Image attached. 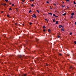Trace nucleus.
<instances>
[{
	"label": "nucleus",
	"instance_id": "obj_32",
	"mask_svg": "<svg viewBox=\"0 0 76 76\" xmlns=\"http://www.w3.org/2000/svg\"><path fill=\"white\" fill-rule=\"evenodd\" d=\"M29 25H32V23H29Z\"/></svg>",
	"mask_w": 76,
	"mask_h": 76
},
{
	"label": "nucleus",
	"instance_id": "obj_61",
	"mask_svg": "<svg viewBox=\"0 0 76 76\" xmlns=\"http://www.w3.org/2000/svg\"><path fill=\"white\" fill-rule=\"evenodd\" d=\"M63 3H64V2H63Z\"/></svg>",
	"mask_w": 76,
	"mask_h": 76
},
{
	"label": "nucleus",
	"instance_id": "obj_15",
	"mask_svg": "<svg viewBox=\"0 0 76 76\" xmlns=\"http://www.w3.org/2000/svg\"><path fill=\"white\" fill-rule=\"evenodd\" d=\"M74 4H76V2H75V1H74Z\"/></svg>",
	"mask_w": 76,
	"mask_h": 76
},
{
	"label": "nucleus",
	"instance_id": "obj_37",
	"mask_svg": "<svg viewBox=\"0 0 76 76\" xmlns=\"http://www.w3.org/2000/svg\"><path fill=\"white\" fill-rule=\"evenodd\" d=\"M12 6H14V4H12Z\"/></svg>",
	"mask_w": 76,
	"mask_h": 76
},
{
	"label": "nucleus",
	"instance_id": "obj_49",
	"mask_svg": "<svg viewBox=\"0 0 76 76\" xmlns=\"http://www.w3.org/2000/svg\"><path fill=\"white\" fill-rule=\"evenodd\" d=\"M75 25H76V22L75 23Z\"/></svg>",
	"mask_w": 76,
	"mask_h": 76
},
{
	"label": "nucleus",
	"instance_id": "obj_19",
	"mask_svg": "<svg viewBox=\"0 0 76 76\" xmlns=\"http://www.w3.org/2000/svg\"><path fill=\"white\" fill-rule=\"evenodd\" d=\"M42 28H45V26H43L42 27Z\"/></svg>",
	"mask_w": 76,
	"mask_h": 76
},
{
	"label": "nucleus",
	"instance_id": "obj_35",
	"mask_svg": "<svg viewBox=\"0 0 76 76\" xmlns=\"http://www.w3.org/2000/svg\"><path fill=\"white\" fill-rule=\"evenodd\" d=\"M53 16H55L56 15H55V14H53Z\"/></svg>",
	"mask_w": 76,
	"mask_h": 76
},
{
	"label": "nucleus",
	"instance_id": "obj_34",
	"mask_svg": "<svg viewBox=\"0 0 76 76\" xmlns=\"http://www.w3.org/2000/svg\"><path fill=\"white\" fill-rule=\"evenodd\" d=\"M4 6H6V4L4 3Z\"/></svg>",
	"mask_w": 76,
	"mask_h": 76
},
{
	"label": "nucleus",
	"instance_id": "obj_22",
	"mask_svg": "<svg viewBox=\"0 0 76 76\" xmlns=\"http://www.w3.org/2000/svg\"><path fill=\"white\" fill-rule=\"evenodd\" d=\"M5 1L6 2H8V0H5Z\"/></svg>",
	"mask_w": 76,
	"mask_h": 76
},
{
	"label": "nucleus",
	"instance_id": "obj_48",
	"mask_svg": "<svg viewBox=\"0 0 76 76\" xmlns=\"http://www.w3.org/2000/svg\"><path fill=\"white\" fill-rule=\"evenodd\" d=\"M38 13H39V11L38 12Z\"/></svg>",
	"mask_w": 76,
	"mask_h": 76
},
{
	"label": "nucleus",
	"instance_id": "obj_2",
	"mask_svg": "<svg viewBox=\"0 0 76 76\" xmlns=\"http://www.w3.org/2000/svg\"><path fill=\"white\" fill-rule=\"evenodd\" d=\"M69 69H74V68L73 67H72V66H71L69 68Z\"/></svg>",
	"mask_w": 76,
	"mask_h": 76
},
{
	"label": "nucleus",
	"instance_id": "obj_28",
	"mask_svg": "<svg viewBox=\"0 0 76 76\" xmlns=\"http://www.w3.org/2000/svg\"><path fill=\"white\" fill-rule=\"evenodd\" d=\"M74 43L75 44H76V41H74Z\"/></svg>",
	"mask_w": 76,
	"mask_h": 76
},
{
	"label": "nucleus",
	"instance_id": "obj_52",
	"mask_svg": "<svg viewBox=\"0 0 76 76\" xmlns=\"http://www.w3.org/2000/svg\"><path fill=\"white\" fill-rule=\"evenodd\" d=\"M67 8H69V7H67Z\"/></svg>",
	"mask_w": 76,
	"mask_h": 76
},
{
	"label": "nucleus",
	"instance_id": "obj_6",
	"mask_svg": "<svg viewBox=\"0 0 76 76\" xmlns=\"http://www.w3.org/2000/svg\"><path fill=\"white\" fill-rule=\"evenodd\" d=\"M66 15V13H65L64 14L62 15L63 16H64V15Z\"/></svg>",
	"mask_w": 76,
	"mask_h": 76
},
{
	"label": "nucleus",
	"instance_id": "obj_56",
	"mask_svg": "<svg viewBox=\"0 0 76 76\" xmlns=\"http://www.w3.org/2000/svg\"><path fill=\"white\" fill-rule=\"evenodd\" d=\"M21 3H22V4H23V3L22 2Z\"/></svg>",
	"mask_w": 76,
	"mask_h": 76
},
{
	"label": "nucleus",
	"instance_id": "obj_43",
	"mask_svg": "<svg viewBox=\"0 0 76 76\" xmlns=\"http://www.w3.org/2000/svg\"><path fill=\"white\" fill-rule=\"evenodd\" d=\"M10 4H12V3L10 2Z\"/></svg>",
	"mask_w": 76,
	"mask_h": 76
},
{
	"label": "nucleus",
	"instance_id": "obj_11",
	"mask_svg": "<svg viewBox=\"0 0 76 76\" xmlns=\"http://www.w3.org/2000/svg\"><path fill=\"white\" fill-rule=\"evenodd\" d=\"M12 8H11V7H10V8H9V10H12Z\"/></svg>",
	"mask_w": 76,
	"mask_h": 76
},
{
	"label": "nucleus",
	"instance_id": "obj_39",
	"mask_svg": "<svg viewBox=\"0 0 76 76\" xmlns=\"http://www.w3.org/2000/svg\"><path fill=\"white\" fill-rule=\"evenodd\" d=\"M4 4H1V5H4Z\"/></svg>",
	"mask_w": 76,
	"mask_h": 76
},
{
	"label": "nucleus",
	"instance_id": "obj_25",
	"mask_svg": "<svg viewBox=\"0 0 76 76\" xmlns=\"http://www.w3.org/2000/svg\"><path fill=\"white\" fill-rule=\"evenodd\" d=\"M58 37V38H60V36L58 35L57 36Z\"/></svg>",
	"mask_w": 76,
	"mask_h": 76
},
{
	"label": "nucleus",
	"instance_id": "obj_1",
	"mask_svg": "<svg viewBox=\"0 0 76 76\" xmlns=\"http://www.w3.org/2000/svg\"><path fill=\"white\" fill-rule=\"evenodd\" d=\"M33 18H36V15L35 14H34L33 15Z\"/></svg>",
	"mask_w": 76,
	"mask_h": 76
},
{
	"label": "nucleus",
	"instance_id": "obj_60",
	"mask_svg": "<svg viewBox=\"0 0 76 76\" xmlns=\"http://www.w3.org/2000/svg\"><path fill=\"white\" fill-rule=\"evenodd\" d=\"M35 51H34V52H35Z\"/></svg>",
	"mask_w": 76,
	"mask_h": 76
},
{
	"label": "nucleus",
	"instance_id": "obj_53",
	"mask_svg": "<svg viewBox=\"0 0 76 76\" xmlns=\"http://www.w3.org/2000/svg\"><path fill=\"white\" fill-rule=\"evenodd\" d=\"M23 25H24V24H23Z\"/></svg>",
	"mask_w": 76,
	"mask_h": 76
},
{
	"label": "nucleus",
	"instance_id": "obj_23",
	"mask_svg": "<svg viewBox=\"0 0 76 76\" xmlns=\"http://www.w3.org/2000/svg\"><path fill=\"white\" fill-rule=\"evenodd\" d=\"M43 31H44V32H45V29H44Z\"/></svg>",
	"mask_w": 76,
	"mask_h": 76
},
{
	"label": "nucleus",
	"instance_id": "obj_17",
	"mask_svg": "<svg viewBox=\"0 0 76 76\" xmlns=\"http://www.w3.org/2000/svg\"><path fill=\"white\" fill-rule=\"evenodd\" d=\"M59 56H62V55H61V53H59Z\"/></svg>",
	"mask_w": 76,
	"mask_h": 76
},
{
	"label": "nucleus",
	"instance_id": "obj_51",
	"mask_svg": "<svg viewBox=\"0 0 76 76\" xmlns=\"http://www.w3.org/2000/svg\"><path fill=\"white\" fill-rule=\"evenodd\" d=\"M47 20V22H48V20Z\"/></svg>",
	"mask_w": 76,
	"mask_h": 76
},
{
	"label": "nucleus",
	"instance_id": "obj_46",
	"mask_svg": "<svg viewBox=\"0 0 76 76\" xmlns=\"http://www.w3.org/2000/svg\"><path fill=\"white\" fill-rule=\"evenodd\" d=\"M54 4V6H56V4Z\"/></svg>",
	"mask_w": 76,
	"mask_h": 76
},
{
	"label": "nucleus",
	"instance_id": "obj_36",
	"mask_svg": "<svg viewBox=\"0 0 76 76\" xmlns=\"http://www.w3.org/2000/svg\"><path fill=\"white\" fill-rule=\"evenodd\" d=\"M61 27H62V28H64V26H61Z\"/></svg>",
	"mask_w": 76,
	"mask_h": 76
},
{
	"label": "nucleus",
	"instance_id": "obj_18",
	"mask_svg": "<svg viewBox=\"0 0 76 76\" xmlns=\"http://www.w3.org/2000/svg\"><path fill=\"white\" fill-rule=\"evenodd\" d=\"M23 76H26V74H23Z\"/></svg>",
	"mask_w": 76,
	"mask_h": 76
},
{
	"label": "nucleus",
	"instance_id": "obj_27",
	"mask_svg": "<svg viewBox=\"0 0 76 76\" xmlns=\"http://www.w3.org/2000/svg\"><path fill=\"white\" fill-rule=\"evenodd\" d=\"M46 3H49V2L48 1H47Z\"/></svg>",
	"mask_w": 76,
	"mask_h": 76
},
{
	"label": "nucleus",
	"instance_id": "obj_38",
	"mask_svg": "<svg viewBox=\"0 0 76 76\" xmlns=\"http://www.w3.org/2000/svg\"><path fill=\"white\" fill-rule=\"evenodd\" d=\"M24 1H25V0H22L23 2H24Z\"/></svg>",
	"mask_w": 76,
	"mask_h": 76
},
{
	"label": "nucleus",
	"instance_id": "obj_40",
	"mask_svg": "<svg viewBox=\"0 0 76 76\" xmlns=\"http://www.w3.org/2000/svg\"><path fill=\"white\" fill-rule=\"evenodd\" d=\"M1 13H4V11H1Z\"/></svg>",
	"mask_w": 76,
	"mask_h": 76
},
{
	"label": "nucleus",
	"instance_id": "obj_45",
	"mask_svg": "<svg viewBox=\"0 0 76 76\" xmlns=\"http://www.w3.org/2000/svg\"><path fill=\"white\" fill-rule=\"evenodd\" d=\"M73 18V16H72L71 17V18Z\"/></svg>",
	"mask_w": 76,
	"mask_h": 76
},
{
	"label": "nucleus",
	"instance_id": "obj_9",
	"mask_svg": "<svg viewBox=\"0 0 76 76\" xmlns=\"http://www.w3.org/2000/svg\"><path fill=\"white\" fill-rule=\"evenodd\" d=\"M48 32H50L51 31V30L50 29H48Z\"/></svg>",
	"mask_w": 76,
	"mask_h": 76
},
{
	"label": "nucleus",
	"instance_id": "obj_7",
	"mask_svg": "<svg viewBox=\"0 0 76 76\" xmlns=\"http://www.w3.org/2000/svg\"><path fill=\"white\" fill-rule=\"evenodd\" d=\"M61 26H62L61 25L60 26H59V28H61Z\"/></svg>",
	"mask_w": 76,
	"mask_h": 76
},
{
	"label": "nucleus",
	"instance_id": "obj_50",
	"mask_svg": "<svg viewBox=\"0 0 76 76\" xmlns=\"http://www.w3.org/2000/svg\"><path fill=\"white\" fill-rule=\"evenodd\" d=\"M47 20V19H45V20Z\"/></svg>",
	"mask_w": 76,
	"mask_h": 76
},
{
	"label": "nucleus",
	"instance_id": "obj_16",
	"mask_svg": "<svg viewBox=\"0 0 76 76\" xmlns=\"http://www.w3.org/2000/svg\"><path fill=\"white\" fill-rule=\"evenodd\" d=\"M64 5H62V7H64Z\"/></svg>",
	"mask_w": 76,
	"mask_h": 76
},
{
	"label": "nucleus",
	"instance_id": "obj_20",
	"mask_svg": "<svg viewBox=\"0 0 76 76\" xmlns=\"http://www.w3.org/2000/svg\"><path fill=\"white\" fill-rule=\"evenodd\" d=\"M34 6V5L33 4H32L31 5V6Z\"/></svg>",
	"mask_w": 76,
	"mask_h": 76
},
{
	"label": "nucleus",
	"instance_id": "obj_33",
	"mask_svg": "<svg viewBox=\"0 0 76 76\" xmlns=\"http://www.w3.org/2000/svg\"><path fill=\"white\" fill-rule=\"evenodd\" d=\"M9 16H10L9 15H7V17H9Z\"/></svg>",
	"mask_w": 76,
	"mask_h": 76
},
{
	"label": "nucleus",
	"instance_id": "obj_4",
	"mask_svg": "<svg viewBox=\"0 0 76 76\" xmlns=\"http://www.w3.org/2000/svg\"><path fill=\"white\" fill-rule=\"evenodd\" d=\"M64 31V28H62L61 29V31Z\"/></svg>",
	"mask_w": 76,
	"mask_h": 76
},
{
	"label": "nucleus",
	"instance_id": "obj_57",
	"mask_svg": "<svg viewBox=\"0 0 76 76\" xmlns=\"http://www.w3.org/2000/svg\"><path fill=\"white\" fill-rule=\"evenodd\" d=\"M33 58V59L34 58Z\"/></svg>",
	"mask_w": 76,
	"mask_h": 76
},
{
	"label": "nucleus",
	"instance_id": "obj_12",
	"mask_svg": "<svg viewBox=\"0 0 76 76\" xmlns=\"http://www.w3.org/2000/svg\"><path fill=\"white\" fill-rule=\"evenodd\" d=\"M56 24H58V21H57L56 22Z\"/></svg>",
	"mask_w": 76,
	"mask_h": 76
},
{
	"label": "nucleus",
	"instance_id": "obj_62",
	"mask_svg": "<svg viewBox=\"0 0 76 76\" xmlns=\"http://www.w3.org/2000/svg\"><path fill=\"white\" fill-rule=\"evenodd\" d=\"M22 76H23V75H22Z\"/></svg>",
	"mask_w": 76,
	"mask_h": 76
},
{
	"label": "nucleus",
	"instance_id": "obj_54",
	"mask_svg": "<svg viewBox=\"0 0 76 76\" xmlns=\"http://www.w3.org/2000/svg\"><path fill=\"white\" fill-rule=\"evenodd\" d=\"M30 1H32V0H29Z\"/></svg>",
	"mask_w": 76,
	"mask_h": 76
},
{
	"label": "nucleus",
	"instance_id": "obj_8",
	"mask_svg": "<svg viewBox=\"0 0 76 76\" xmlns=\"http://www.w3.org/2000/svg\"><path fill=\"white\" fill-rule=\"evenodd\" d=\"M19 57L20 58H22V56L20 55L19 56Z\"/></svg>",
	"mask_w": 76,
	"mask_h": 76
},
{
	"label": "nucleus",
	"instance_id": "obj_47",
	"mask_svg": "<svg viewBox=\"0 0 76 76\" xmlns=\"http://www.w3.org/2000/svg\"><path fill=\"white\" fill-rule=\"evenodd\" d=\"M37 12H39V11L38 10H37Z\"/></svg>",
	"mask_w": 76,
	"mask_h": 76
},
{
	"label": "nucleus",
	"instance_id": "obj_29",
	"mask_svg": "<svg viewBox=\"0 0 76 76\" xmlns=\"http://www.w3.org/2000/svg\"><path fill=\"white\" fill-rule=\"evenodd\" d=\"M46 66H48V64H46Z\"/></svg>",
	"mask_w": 76,
	"mask_h": 76
},
{
	"label": "nucleus",
	"instance_id": "obj_3",
	"mask_svg": "<svg viewBox=\"0 0 76 76\" xmlns=\"http://www.w3.org/2000/svg\"><path fill=\"white\" fill-rule=\"evenodd\" d=\"M50 14L51 16H52V13H51V12H50V13H48V15H50Z\"/></svg>",
	"mask_w": 76,
	"mask_h": 76
},
{
	"label": "nucleus",
	"instance_id": "obj_10",
	"mask_svg": "<svg viewBox=\"0 0 76 76\" xmlns=\"http://www.w3.org/2000/svg\"><path fill=\"white\" fill-rule=\"evenodd\" d=\"M36 39L37 41H39V39H37V38H36Z\"/></svg>",
	"mask_w": 76,
	"mask_h": 76
},
{
	"label": "nucleus",
	"instance_id": "obj_14",
	"mask_svg": "<svg viewBox=\"0 0 76 76\" xmlns=\"http://www.w3.org/2000/svg\"><path fill=\"white\" fill-rule=\"evenodd\" d=\"M15 25L17 26V24H18V23H15Z\"/></svg>",
	"mask_w": 76,
	"mask_h": 76
},
{
	"label": "nucleus",
	"instance_id": "obj_44",
	"mask_svg": "<svg viewBox=\"0 0 76 76\" xmlns=\"http://www.w3.org/2000/svg\"><path fill=\"white\" fill-rule=\"evenodd\" d=\"M10 57H12V56H10Z\"/></svg>",
	"mask_w": 76,
	"mask_h": 76
},
{
	"label": "nucleus",
	"instance_id": "obj_5",
	"mask_svg": "<svg viewBox=\"0 0 76 76\" xmlns=\"http://www.w3.org/2000/svg\"><path fill=\"white\" fill-rule=\"evenodd\" d=\"M74 14H75V13H74V12H73V13H71V15L72 16H73V15H74Z\"/></svg>",
	"mask_w": 76,
	"mask_h": 76
},
{
	"label": "nucleus",
	"instance_id": "obj_55",
	"mask_svg": "<svg viewBox=\"0 0 76 76\" xmlns=\"http://www.w3.org/2000/svg\"><path fill=\"white\" fill-rule=\"evenodd\" d=\"M51 9H52V8H50Z\"/></svg>",
	"mask_w": 76,
	"mask_h": 76
},
{
	"label": "nucleus",
	"instance_id": "obj_42",
	"mask_svg": "<svg viewBox=\"0 0 76 76\" xmlns=\"http://www.w3.org/2000/svg\"><path fill=\"white\" fill-rule=\"evenodd\" d=\"M34 0H31V1H34Z\"/></svg>",
	"mask_w": 76,
	"mask_h": 76
},
{
	"label": "nucleus",
	"instance_id": "obj_26",
	"mask_svg": "<svg viewBox=\"0 0 76 76\" xmlns=\"http://www.w3.org/2000/svg\"><path fill=\"white\" fill-rule=\"evenodd\" d=\"M18 8H16V12H18Z\"/></svg>",
	"mask_w": 76,
	"mask_h": 76
},
{
	"label": "nucleus",
	"instance_id": "obj_31",
	"mask_svg": "<svg viewBox=\"0 0 76 76\" xmlns=\"http://www.w3.org/2000/svg\"><path fill=\"white\" fill-rule=\"evenodd\" d=\"M69 34H70V35H72V33H70Z\"/></svg>",
	"mask_w": 76,
	"mask_h": 76
},
{
	"label": "nucleus",
	"instance_id": "obj_24",
	"mask_svg": "<svg viewBox=\"0 0 76 76\" xmlns=\"http://www.w3.org/2000/svg\"><path fill=\"white\" fill-rule=\"evenodd\" d=\"M55 18H58V16L55 15Z\"/></svg>",
	"mask_w": 76,
	"mask_h": 76
},
{
	"label": "nucleus",
	"instance_id": "obj_21",
	"mask_svg": "<svg viewBox=\"0 0 76 76\" xmlns=\"http://www.w3.org/2000/svg\"><path fill=\"white\" fill-rule=\"evenodd\" d=\"M53 22H55V21H56V20L54 19H53Z\"/></svg>",
	"mask_w": 76,
	"mask_h": 76
},
{
	"label": "nucleus",
	"instance_id": "obj_41",
	"mask_svg": "<svg viewBox=\"0 0 76 76\" xmlns=\"http://www.w3.org/2000/svg\"><path fill=\"white\" fill-rule=\"evenodd\" d=\"M32 74H33V75H34V72H32Z\"/></svg>",
	"mask_w": 76,
	"mask_h": 76
},
{
	"label": "nucleus",
	"instance_id": "obj_58",
	"mask_svg": "<svg viewBox=\"0 0 76 76\" xmlns=\"http://www.w3.org/2000/svg\"><path fill=\"white\" fill-rule=\"evenodd\" d=\"M50 7H51V6H50Z\"/></svg>",
	"mask_w": 76,
	"mask_h": 76
},
{
	"label": "nucleus",
	"instance_id": "obj_59",
	"mask_svg": "<svg viewBox=\"0 0 76 76\" xmlns=\"http://www.w3.org/2000/svg\"><path fill=\"white\" fill-rule=\"evenodd\" d=\"M20 76V75H19V76Z\"/></svg>",
	"mask_w": 76,
	"mask_h": 76
},
{
	"label": "nucleus",
	"instance_id": "obj_30",
	"mask_svg": "<svg viewBox=\"0 0 76 76\" xmlns=\"http://www.w3.org/2000/svg\"><path fill=\"white\" fill-rule=\"evenodd\" d=\"M69 1L70 0H66V1Z\"/></svg>",
	"mask_w": 76,
	"mask_h": 76
},
{
	"label": "nucleus",
	"instance_id": "obj_13",
	"mask_svg": "<svg viewBox=\"0 0 76 76\" xmlns=\"http://www.w3.org/2000/svg\"><path fill=\"white\" fill-rule=\"evenodd\" d=\"M31 12H32V11L31 10H30L29 12V13H31Z\"/></svg>",
	"mask_w": 76,
	"mask_h": 76
}]
</instances>
